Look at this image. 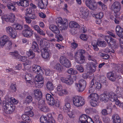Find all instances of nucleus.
<instances>
[{
    "label": "nucleus",
    "instance_id": "f257e3e1",
    "mask_svg": "<svg viewBox=\"0 0 123 123\" xmlns=\"http://www.w3.org/2000/svg\"><path fill=\"white\" fill-rule=\"evenodd\" d=\"M8 100V102L4 101L3 102V107L4 110V111L7 114L12 113L14 111L15 107L12 103L17 104L18 102V100L13 98H9Z\"/></svg>",
    "mask_w": 123,
    "mask_h": 123
},
{
    "label": "nucleus",
    "instance_id": "f03ea898",
    "mask_svg": "<svg viewBox=\"0 0 123 123\" xmlns=\"http://www.w3.org/2000/svg\"><path fill=\"white\" fill-rule=\"evenodd\" d=\"M40 45L43 50L44 52L42 53V57L44 58H49L50 54L49 50L47 49L49 46L48 41L46 39H42L40 41Z\"/></svg>",
    "mask_w": 123,
    "mask_h": 123
},
{
    "label": "nucleus",
    "instance_id": "7ed1b4c3",
    "mask_svg": "<svg viewBox=\"0 0 123 123\" xmlns=\"http://www.w3.org/2000/svg\"><path fill=\"white\" fill-rule=\"evenodd\" d=\"M116 94L113 92H104L103 93L100 95V100L102 102H106L109 100L112 102H114L116 99L115 97Z\"/></svg>",
    "mask_w": 123,
    "mask_h": 123
},
{
    "label": "nucleus",
    "instance_id": "20e7f679",
    "mask_svg": "<svg viewBox=\"0 0 123 123\" xmlns=\"http://www.w3.org/2000/svg\"><path fill=\"white\" fill-rule=\"evenodd\" d=\"M72 101L74 105L76 107H81L85 103L84 98L80 96H74L72 98Z\"/></svg>",
    "mask_w": 123,
    "mask_h": 123
},
{
    "label": "nucleus",
    "instance_id": "39448f33",
    "mask_svg": "<svg viewBox=\"0 0 123 123\" xmlns=\"http://www.w3.org/2000/svg\"><path fill=\"white\" fill-rule=\"evenodd\" d=\"M99 97L98 94L95 93H92L88 96V99L90 101L92 106H96Z\"/></svg>",
    "mask_w": 123,
    "mask_h": 123
},
{
    "label": "nucleus",
    "instance_id": "423d86ee",
    "mask_svg": "<svg viewBox=\"0 0 123 123\" xmlns=\"http://www.w3.org/2000/svg\"><path fill=\"white\" fill-rule=\"evenodd\" d=\"M121 8V5L120 3L117 1L114 2L112 5L111 9L113 11L114 15L116 17L118 16L120 14V11Z\"/></svg>",
    "mask_w": 123,
    "mask_h": 123
},
{
    "label": "nucleus",
    "instance_id": "0eeeda50",
    "mask_svg": "<svg viewBox=\"0 0 123 123\" xmlns=\"http://www.w3.org/2000/svg\"><path fill=\"white\" fill-rule=\"evenodd\" d=\"M40 121L41 123H55L51 113H48L47 117L42 116L40 118Z\"/></svg>",
    "mask_w": 123,
    "mask_h": 123
},
{
    "label": "nucleus",
    "instance_id": "6e6552de",
    "mask_svg": "<svg viewBox=\"0 0 123 123\" xmlns=\"http://www.w3.org/2000/svg\"><path fill=\"white\" fill-rule=\"evenodd\" d=\"M46 98L47 102L49 105L52 106L54 105L56 107L59 106V102L55 101L54 98L50 94H47L46 95Z\"/></svg>",
    "mask_w": 123,
    "mask_h": 123
},
{
    "label": "nucleus",
    "instance_id": "1a4fd4ad",
    "mask_svg": "<svg viewBox=\"0 0 123 123\" xmlns=\"http://www.w3.org/2000/svg\"><path fill=\"white\" fill-rule=\"evenodd\" d=\"M89 60L92 61L94 62H90L89 63V70L92 72H94L96 70V67L97 65L96 61L95 60L93 59L92 57L89 55L88 58Z\"/></svg>",
    "mask_w": 123,
    "mask_h": 123
},
{
    "label": "nucleus",
    "instance_id": "9d476101",
    "mask_svg": "<svg viewBox=\"0 0 123 123\" xmlns=\"http://www.w3.org/2000/svg\"><path fill=\"white\" fill-rule=\"evenodd\" d=\"M78 83L75 84L76 88L78 92H82L84 90L86 86V82L84 79H82L79 81Z\"/></svg>",
    "mask_w": 123,
    "mask_h": 123
},
{
    "label": "nucleus",
    "instance_id": "9b49d317",
    "mask_svg": "<svg viewBox=\"0 0 123 123\" xmlns=\"http://www.w3.org/2000/svg\"><path fill=\"white\" fill-rule=\"evenodd\" d=\"M79 14L80 17L82 18L86 19L89 15L88 10L86 7L82 6L79 10Z\"/></svg>",
    "mask_w": 123,
    "mask_h": 123
},
{
    "label": "nucleus",
    "instance_id": "f8f14e48",
    "mask_svg": "<svg viewBox=\"0 0 123 123\" xmlns=\"http://www.w3.org/2000/svg\"><path fill=\"white\" fill-rule=\"evenodd\" d=\"M79 120L80 123H94L92 118L85 114L81 115L79 117Z\"/></svg>",
    "mask_w": 123,
    "mask_h": 123
},
{
    "label": "nucleus",
    "instance_id": "ddd939ff",
    "mask_svg": "<svg viewBox=\"0 0 123 123\" xmlns=\"http://www.w3.org/2000/svg\"><path fill=\"white\" fill-rule=\"evenodd\" d=\"M56 23H59L61 25V26L62 30H65L67 28L68 22L67 19H64L63 21L62 18L59 17L56 18Z\"/></svg>",
    "mask_w": 123,
    "mask_h": 123
},
{
    "label": "nucleus",
    "instance_id": "4468645a",
    "mask_svg": "<svg viewBox=\"0 0 123 123\" xmlns=\"http://www.w3.org/2000/svg\"><path fill=\"white\" fill-rule=\"evenodd\" d=\"M60 79L62 82L66 83L68 85H70L73 84L74 80H76V77L75 75L73 76L69 77L66 78L64 77H61Z\"/></svg>",
    "mask_w": 123,
    "mask_h": 123
},
{
    "label": "nucleus",
    "instance_id": "2eb2a0df",
    "mask_svg": "<svg viewBox=\"0 0 123 123\" xmlns=\"http://www.w3.org/2000/svg\"><path fill=\"white\" fill-rule=\"evenodd\" d=\"M85 3L86 6L91 10H94L97 8V3L94 0H86Z\"/></svg>",
    "mask_w": 123,
    "mask_h": 123
},
{
    "label": "nucleus",
    "instance_id": "dca6fc26",
    "mask_svg": "<svg viewBox=\"0 0 123 123\" xmlns=\"http://www.w3.org/2000/svg\"><path fill=\"white\" fill-rule=\"evenodd\" d=\"M56 93L60 96H62L64 95H67L68 93V91L65 89H63L62 86L59 85L56 88Z\"/></svg>",
    "mask_w": 123,
    "mask_h": 123
},
{
    "label": "nucleus",
    "instance_id": "f3484780",
    "mask_svg": "<svg viewBox=\"0 0 123 123\" xmlns=\"http://www.w3.org/2000/svg\"><path fill=\"white\" fill-rule=\"evenodd\" d=\"M34 10L31 8H28L26 9L25 15L32 19L36 18V16L34 12Z\"/></svg>",
    "mask_w": 123,
    "mask_h": 123
},
{
    "label": "nucleus",
    "instance_id": "a211bd4d",
    "mask_svg": "<svg viewBox=\"0 0 123 123\" xmlns=\"http://www.w3.org/2000/svg\"><path fill=\"white\" fill-rule=\"evenodd\" d=\"M6 32L11 37L14 38L16 37V32L13 27L12 28L10 26L6 27Z\"/></svg>",
    "mask_w": 123,
    "mask_h": 123
},
{
    "label": "nucleus",
    "instance_id": "6ab92c4d",
    "mask_svg": "<svg viewBox=\"0 0 123 123\" xmlns=\"http://www.w3.org/2000/svg\"><path fill=\"white\" fill-rule=\"evenodd\" d=\"M38 66L34 65L33 66V70L34 72L37 75L36 76L34 79L35 86L37 87L38 86V68H37Z\"/></svg>",
    "mask_w": 123,
    "mask_h": 123
},
{
    "label": "nucleus",
    "instance_id": "aec40b11",
    "mask_svg": "<svg viewBox=\"0 0 123 123\" xmlns=\"http://www.w3.org/2000/svg\"><path fill=\"white\" fill-rule=\"evenodd\" d=\"M60 63L65 67L68 68L71 65L70 62L64 56L61 57L60 59Z\"/></svg>",
    "mask_w": 123,
    "mask_h": 123
},
{
    "label": "nucleus",
    "instance_id": "412c9836",
    "mask_svg": "<svg viewBox=\"0 0 123 123\" xmlns=\"http://www.w3.org/2000/svg\"><path fill=\"white\" fill-rule=\"evenodd\" d=\"M1 18L3 21H5L6 22L9 21L12 23L15 20V17L14 14L11 13L8 17L2 16L1 17Z\"/></svg>",
    "mask_w": 123,
    "mask_h": 123
},
{
    "label": "nucleus",
    "instance_id": "4be33fe9",
    "mask_svg": "<svg viewBox=\"0 0 123 123\" xmlns=\"http://www.w3.org/2000/svg\"><path fill=\"white\" fill-rule=\"evenodd\" d=\"M107 75L108 78L113 81H115L118 77V75L116 73L113 72H110L108 73Z\"/></svg>",
    "mask_w": 123,
    "mask_h": 123
},
{
    "label": "nucleus",
    "instance_id": "5701e85b",
    "mask_svg": "<svg viewBox=\"0 0 123 123\" xmlns=\"http://www.w3.org/2000/svg\"><path fill=\"white\" fill-rule=\"evenodd\" d=\"M9 37L6 35H4L0 38V45L2 48L9 40Z\"/></svg>",
    "mask_w": 123,
    "mask_h": 123
},
{
    "label": "nucleus",
    "instance_id": "b1692460",
    "mask_svg": "<svg viewBox=\"0 0 123 123\" xmlns=\"http://www.w3.org/2000/svg\"><path fill=\"white\" fill-rule=\"evenodd\" d=\"M112 119L113 123H121V119L118 115L113 114L112 117Z\"/></svg>",
    "mask_w": 123,
    "mask_h": 123
},
{
    "label": "nucleus",
    "instance_id": "393cba45",
    "mask_svg": "<svg viewBox=\"0 0 123 123\" xmlns=\"http://www.w3.org/2000/svg\"><path fill=\"white\" fill-rule=\"evenodd\" d=\"M116 33L118 36L122 37H123V29L119 25H117L116 27Z\"/></svg>",
    "mask_w": 123,
    "mask_h": 123
},
{
    "label": "nucleus",
    "instance_id": "a878e982",
    "mask_svg": "<svg viewBox=\"0 0 123 123\" xmlns=\"http://www.w3.org/2000/svg\"><path fill=\"white\" fill-rule=\"evenodd\" d=\"M32 109V107L31 106L26 107L25 110V113L26 114H28L30 117H32L34 115V113L31 111Z\"/></svg>",
    "mask_w": 123,
    "mask_h": 123
},
{
    "label": "nucleus",
    "instance_id": "bb28decb",
    "mask_svg": "<svg viewBox=\"0 0 123 123\" xmlns=\"http://www.w3.org/2000/svg\"><path fill=\"white\" fill-rule=\"evenodd\" d=\"M47 4V0H40L39 1V7L41 9L45 8Z\"/></svg>",
    "mask_w": 123,
    "mask_h": 123
},
{
    "label": "nucleus",
    "instance_id": "cd10ccee",
    "mask_svg": "<svg viewBox=\"0 0 123 123\" xmlns=\"http://www.w3.org/2000/svg\"><path fill=\"white\" fill-rule=\"evenodd\" d=\"M117 92L116 96L117 97H122L123 98L122 94H123V88L122 87H117L116 89Z\"/></svg>",
    "mask_w": 123,
    "mask_h": 123
},
{
    "label": "nucleus",
    "instance_id": "c85d7f7f",
    "mask_svg": "<svg viewBox=\"0 0 123 123\" xmlns=\"http://www.w3.org/2000/svg\"><path fill=\"white\" fill-rule=\"evenodd\" d=\"M85 51L83 49H80L76 51L74 53V57L75 59L78 58L80 55H82L85 53Z\"/></svg>",
    "mask_w": 123,
    "mask_h": 123
},
{
    "label": "nucleus",
    "instance_id": "c756f323",
    "mask_svg": "<svg viewBox=\"0 0 123 123\" xmlns=\"http://www.w3.org/2000/svg\"><path fill=\"white\" fill-rule=\"evenodd\" d=\"M16 3L19 6H20L24 7H27L29 5L28 0H25L21 2H17Z\"/></svg>",
    "mask_w": 123,
    "mask_h": 123
},
{
    "label": "nucleus",
    "instance_id": "7c9ffc66",
    "mask_svg": "<svg viewBox=\"0 0 123 123\" xmlns=\"http://www.w3.org/2000/svg\"><path fill=\"white\" fill-rule=\"evenodd\" d=\"M107 43L109 46H112V47L114 48H116L118 47V45L117 44L115 40L112 38L110 39L108 41V43Z\"/></svg>",
    "mask_w": 123,
    "mask_h": 123
},
{
    "label": "nucleus",
    "instance_id": "2f4dec72",
    "mask_svg": "<svg viewBox=\"0 0 123 123\" xmlns=\"http://www.w3.org/2000/svg\"><path fill=\"white\" fill-rule=\"evenodd\" d=\"M85 57L83 55H80V56L75 59L76 62L79 64L83 63L85 61Z\"/></svg>",
    "mask_w": 123,
    "mask_h": 123
},
{
    "label": "nucleus",
    "instance_id": "473e14b6",
    "mask_svg": "<svg viewBox=\"0 0 123 123\" xmlns=\"http://www.w3.org/2000/svg\"><path fill=\"white\" fill-rule=\"evenodd\" d=\"M33 31H23L22 34L23 36L26 37L30 38L33 34Z\"/></svg>",
    "mask_w": 123,
    "mask_h": 123
},
{
    "label": "nucleus",
    "instance_id": "72a5a7b5",
    "mask_svg": "<svg viewBox=\"0 0 123 123\" xmlns=\"http://www.w3.org/2000/svg\"><path fill=\"white\" fill-rule=\"evenodd\" d=\"M107 110L105 109H103L101 111V113L103 115L106 116L111 113L112 109L111 108H107Z\"/></svg>",
    "mask_w": 123,
    "mask_h": 123
},
{
    "label": "nucleus",
    "instance_id": "f704fd0d",
    "mask_svg": "<svg viewBox=\"0 0 123 123\" xmlns=\"http://www.w3.org/2000/svg\"><path fill=\"white\" fill-rule=\"evenodd\" d=\"M31 49L34 51L38 53V46L37 43L35 42H33L32 44L31 47Z\"/></svg>",
    "mask_w": 123,
    "mask_h": 123
},
{
    "label": "nucleus",
    "instance_id": "c9c22d12",
    "mask_svg": "<svg viewBox=\"0 0 123 123\" xmlns=\"http://www.w3.org/2000/svg\"><path fill=\"white\" fill-rule=\"evenodd\" d=\"M53 68L56 71L59 73L61 72L62 69V66L59 63H57L55 64Z\"/></svg>",
    "mask_w": 123,
    "mask_h": 123
},
{
    "label": "nucleus",
    "instance_id": "e433bc0d",
    "mask_svg": "<svg viewBox=\"0 0 123 123\" xmlns=\"http://www.w3.org/2000/svg\"><path fill=\"white\" fill-rule=\"evenodd\" d=\"M50 29L54 33H58L60 31L56 26L54 25H50L49 27Z\"/></svg>",
    "mask_w": 123,
    "mask_h": 123
},
{
    "label": "nucleus",
    "instance_id": "4c0bfd02",
    "mask_svg": "<svg viewBox=\"0 0 123 123\" xmlns=\"http://www.w3.org/2000/svg\"><path fill=\"white\" fill-rule=\"evenodd\" d=\"M94 79H92L90 83V88L89 90V92L90 93H92L95 91V88L93 86Z\"/></svg>",
    "mask_w": 123,
    "mask_h": 123
},
{
    "label": "nucleus",
    "instance_id": "58836bf2",
    "mask_svg": "<svg viewBox=\"0 0 123 123\" xmlns=\"http://www.w3.org/2000/svg\"><path fill=\"white\" fill-rule=\"evenodd\" d=\"M47 89L49 91H52L54 89V86L52 82L50 81H48L46 85Z\"/></svg>",
    "mask_w": 123,
    "mask_h": 123
},
{
    "label": "nucleus",
    "instance_id": "ea45409f",
    "mask_svg": "<svg viewBox=\"0 0 123 123\" xmlns=\"http://www.w3.org/2000/svg\"><path fill=\"white\" fill-rule=\"evenodd\" d=\"M7 7L11 11H12L14 12H17V8L11 2L9 4H8Z\"/></svg>",
    "mask_w": 123,
    "mask_h": 123
},
{
    "label": "nucleus",
    "instance_id": "a19ab883",
    "mask_svg": "<svg viewBox=\"0 0 123 123\" xmlns=\"http://www.w3.org/2000/svg\"><path fill=\"white\" fill-rule=\"evenodd\" d=\"M92 45L93 46V48L94 50L97 51L99 50V49L98 47V42L96 40H94L92 41Z\"/></svg>",
    "mask_w": 123,
    "mask_h": 123
},
{
    "label": "nucleus",
    "instance_id": "79ce46f5",
    "mask_svg": "<svg viewBox=\"0 0 123 123\" xmlns=\"http://www.w3.org/2000/svg\"><path fill=\"white\" fill-rule=\"evenodd\" d=\"M69 26L71 28H79V25L74 21L70 22L69 23Z\"/></svg>",
    "mask_w": 123,
    "mask_h": 123
},
{
    "label": "nucleus",
    "instance_id": "37998d69",
    "mask_svg": "<svg viewBox=\"0 0 123 123\" xmlns=\"http://www.w3.org/2000/svg\"><path fill=\"white\" fill-rule=\"evenodd\" d=\"M115 97L116 99L115 100L114 102H115L116 104L118 106L121 108L123 110V103H121L117 99V96L116 95Z\"/></svg>",
    "mask_w": 123,
    "mask_h": 123
},
{
    "label": "nucleus",
    "instance_id": "c03bdc74",
    "mask_svg": "<svg viewBox=\"0 0 123 123\" xmlns=\"http://www.w3.org/2000/svg\"><path fill=\"white\" fill-rule=\"evenodd\" d=\"M13 27L16 31L21 30L23 28V27L21 25L17 23L14 24Z\"/></svg>",
    "mask_w": 123,
    "mask_h": 123
},
{
    "label": "nucleus",
    "instance_id": "a18cd8bd",
    "mask_svg": "<svg viewBox=\"0 0 123 123\" xmlns=\"http://www.w3.org/2000/svg\"><path fill=\"white\" fill-rule=\"evenodd\" d=\"M44 82L43 77H41L40 78L39 76V88H42L43 86Z\"/></svg>",
    "mask_w": 123,
    "mask_h": 123
},
{
    "label": "nucleus",
    "instance_id": "49530a36",
    "mask_svg": "<svg viewBox=\"0 0 123 123\" xmlns=\"http://www.w3.org/2000/svg\"><path fill=\"white\" fill-rule=\"evenodd\" d=\"M28 114H23L22 116V117L24 121L29 122L30 121V119L29 118Z\"/></svg>",
    "mask_w": 123,
    "mask_h": 123
},
{
    "label": "nucleus",
    "instance_id": "de8ad7c7",
    "mask_svg": "<svg viewBox=\"0 0 123 123\" xmlns=\"http://www.w3.org/2000/svg\"><path fill=\"white\" fill-rule=\"evenodd\" d=\"M76 68L80 73H82L84 71V68L83 66L80 64L77 65L75 66Z\"/></svg>",
    "mask_w": 123,
    "mask_h": 123
},
{
    "label": "nucleus",
    "instance_id": "09e8293b",
    "mask_svg": "<svg viewBox=\"0 0 123 123\" xmlns=\"http://www.w3.org/2000/svg\"><path fill=\"white\" fill-rule=\"evenodd\" d=\"M40 110L44 112H47L49 110L48 107L42 104L40 105Z\"/></svg>",
    "mask_w": 123,
    "mask_h": 123
},
{
    "label": "nucleus",
    "instance_id": "8fccbe9b",
    "mask_svg": "<svg viewBox=\"0 0 123 123\" xmlns=\"http://www.w3.org/2000/svg\"><path fill=\"white\" fill-rule=\"evenodd\" d=\"M95 80L94 79V82ZM93 86L96 89L99 90L101 87V86L100 83L98 82H96L94 84V83Z\"/></svg>",
    "mask_w": 123,
    "mask_h": 123
},
{
    "label": "nucleus",
    "instance_id": "3c124183",
    "mask_svg": "<svg viewBox=\"0 0 123 123\" xmlns=\"http://www.w3.org/2000/svg\"><path fill=\"white\" fill-rule=\"evenodd\" d=\"M39 66V76L40 78L41 77H43V75L44 74L43 70H45V68H43L40 67Z\"/></svg>",
    "mask_w": 123,
    "mask_h": 123
},
{
    "label": "nucleus",
    "instance_id": "603ef678",
    "mask_svg": "<svg viewBox=\"0 0 123 123\" xmlns=\"http://www.w3.org/2000/svg\"><path fill=\"white\" fill-rule=\"evenodd\" d=\"M10 87V90L12 92H13L16 91V88L15 84L13 83L11 84Z\"/></svg>",
    "mask_w": 123,
    "mask_h": 123
},
{
    "label": "nucleus",
    "instance_id": "864d4df0",
    "mask_svg": "<svg viewBox=\"0 0 123 123\" xmlns=\"http://www.w3.org/2000/svg\"><path fill=\"white\" fill-rule=\"evenodd\" d=\"M28 56L30 59H32L35 57L34 54L32 51L29 50L27 54Z\"/></svg>",
    "mask_w": 123,
    "mask_h": 123
},
{
    "label": "nucleus",
    "instance_id": "5fc2aeb1",
    "mask_svg": "<svg viewBox=\"0 0 123 123\" xmlns=\"http://www.w3.org/2000/svg\"><path fill=\"white\" fill-rule=\"evenodd\" d=\"M68 72L69 74H76L77 73V72L76 70L73 69V68H71L68 69Z\"/></svg>",
    "mask_w": 123,
    "mask_h": 123
},
{
    "label": "nucleus",
    "instance_id": "6e6d98bb",
    "mask_svg": "<svg viewBox=\"0 0 123 123\" xmlns=\"http://www.w3.org/2000/svg\"><path fill=\"white\" fill-rule=\"evenodd\" d=\"M44 70L45 72V74L46 75L50 76L52 74V72L50 69L47 68L45 69Z\"/></svg>",
    "mask_w": 123,
    "mask_h": 123
},
{
    "label": "nucleus",
    "instance_id": "4d7b16f0",
    "mask_svg": "<svg viewBox=\"0 0 123 123\" xmlns=\"http://www.w3.org/2000/svg\"><path fill=\"white\" fill-rule=\"evenodd\" d=\"M32 75L30 74H26L25 77V79L26 81H30L32 79Z\"/></svg>",
    "mask_w": 123,
    "mask_h": 123
},
{
    "label": "nucleus",
    "instance_id": "13d9d810",
    "mask_svg": "<svg viewBox=\"0 0 123 123\" xmlns=\"http://www.w3.org/2000/svg\"><path fill=\"white\" fill-rule=\"evenodd\" d=\"M25 62V63L23 64L24 67V69H23L24 70H25V69H27V68L26 67V65H30L31 63V62L29 60H26Z\"/></svg>",
    "mask_w": 123,
    "mask_h": 123
},
{
    "label": "nucleus",
    "instance_id": "bf43d9fd",
    "mask_svg": "<svg viewBox=\"0 0 123 123\" xmlns=\"http://www.w3.org/2000/svg\"><path fill=\"white\" fill-rule=\"evenodd\" d=\"M103 13L102 12H100L96 14V18L97 19H100L103 17Z\"/></svg>",
    "mask_w": 123,
    "mask_h": 123
},
{
    "label": "nucleus",
    "instance_id": "052dcab7",
    "mask_svg": "<svg viewBox=\"0 0 123 123\" xmlns=\"http://www.w3.org/2000/svg\"><path fill=\"white\" fill-rule=\"evenodd\" d=\"M100 37H102L104 38L105 40L106 41L107 43H108V41H109V39H110L111 38L109 36H104L102 34H100Z\"/></svg>",
    "mask_w": 123,
    "mask_h": 123
},
{
    "label": "nucleus",
    "instance_id": "680f3d73",
    "mask_svg": "<svg viewBox=\"0 0 123 123\" xmlns=\"http://www.w3.org/2000/svg\"><path fill=\"white\" fill-rule=\"evenodd\" d=\"M68 111V114L69 116V117L70 118H73L75 116V115L74 114V111Z\"/></svg>",
    "mask_w": 123,
    "mask_h": 123
},
{
    "label": "nucleus",
    "instance_id": "e2e57ef3",
    "mask_svg": "<svg viewBox=\"0 0 123 123\" xmlns=\"http://www.w3.org/2000/svg\"><path fill=\"white\" fill-rule=\"evenodd\" d=\"M111 47H110L109 48H107L104 51L107 53H114L115 52L114 50L113 49L111 50Z\"/></svg>",
    "mask_w": 123,
    "mask_h": 123
},
{
    "label": "nucleus",
    "instance_id": "0e129e2a",
    "mask_svg": "<svg viewBox=\"0 0 123 123\" xmlns=\"http://www.w3.org/2000/svg\"><path fill=\"white\" fill-rule=\"evenodd\" d=\"M98 46L102 47H105L106 46V44L105 42L104 41L98 42Z\"/></svg>",
    "mask_w": 123,
    "mask_h": 123
},
{
    "label": "nucleus",
    "instance_id": "69168bd1",
    "mask_svg": "<svg viewBox=\"0 0 123 123\" xmlns=\"http://www.w3.org/2000/svg\"><path fill=\"white\" fill-rule=\"evenodd\" d=\"M32 100V97L30 96H29L26 97L25 101L26 103L29 104L31 102Z\"/></svg>",
    "mask_w": 123,
    "mask_h": 123
},
{
    "label": "nucleus",
    "instance_id": "338daca9",
    "mask_svg": "<svg viewBox=\"0 0 123 123\" xmlns=\"http://www.w3.org/2000/svg\"><path fill=\"white\" fill-rule=\"evenodd\" d=\"M34 94L35 98L37 100L38 98V89L34 90Z\"/></svg>",
    "mask_w": 123,
    "mask_h": 123
},
{
    "label": "nucleus",
    "instance_id": "774afa93",
    "mask_svg": "<svg viewBox=\"0 0 123 123\" xmlns=\"http://www.w3.org/2000/svg\"><path fill=\"white\" fill-rule=\"evenodd\" d=\"M88 37V36L84 34H81L80 36V38L84 40H86Z\"/></svg>",
    "mask_w": 123,
    "mask_h": 123
}]
</instances>
